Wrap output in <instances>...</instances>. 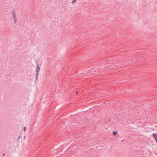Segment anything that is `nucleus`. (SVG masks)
<instances>
[{
	"label": "nucleus",
	"mask_w": 157,
	"mask_h": 157,
	"mask_svg": "<svg viewBox=\"0 0 157 157\" xmlns=\"http://www.w3.org/2000/svg\"><path fill=\"white\" fill-rule=\"evenodd\" d=\"M76 94H78V92H76Z\"/></svg>",
	"instance_id": "nucleus-10"
},
{
	"label": "nucleus",
	"mask_w": 157,
	"mask_h": 157,
	"mask_svg": "<svg viewBox=\"0 0 157 157\" xmlns=\"http://www.w3.org/2000/svg\"><path fill=\"white\" fill-rule=\"evenodd\" d=\"M23 129H24V131H25L26 129V127H24Z\"/></svg>",
	"instance_id": "nucleus-7"
},
{
	"label": "nucleus",
	"mask_w": 157,
	"mask_h": 157,
	"mask_svg": "<svg viewBox=\"0 0 157 157\" xmlns=\"http://www.w3.org/2000/svg\"><path fill=\"white\" fill-rule=\"evenodd\" d=\"M11 14L13 18L14 23L16 24L17 23V18L16 17V11L14 10H13L11 12Z\"/></svg>",
	"instance_id": "nucleus-1"
},
{
	"label": "nucleus",
	"mask_w": 157,
	"mask_h": 157,
	"mask_svg": "<svg viewBox=\"0 0 157 157\" xmlns=\"http://www.w3.org/2000/svg\"><path fill=\"white\" fill-rule=\"evenodd\" d=\"M154 139L155 140L156 142L157 143V134L156 133H153L152 135Z\"/></svg>",
	"instance_id": "nucleus-2"
},
{
	"label": "nucleus",
	"mask_w": 157,
	"mask_h": 157,
	"mask_svg": "<svg viewBox=\"0 0 157 157\" xmlns=\"http://www.w3.org/2000/svg\"><path fill=\"white\" fill-rule=\"evenodd\" d=\"M39 72V71H37V70H36V80H37L38 79Z\"/></svg>",
	"instance_id": "nucleus-3"
},
{
	"label": "nucleus",
	"mask_w": 157,
	"mask_h": 157,
	"mask_svg": "<svg viewBox=\"0 0 157 157\" xmlns=\"http://www.w3.org/2000/svg\"><path fill=\"white\" fill-rule=\"evenodd\" d=\"M113 134L114 136H116L117 134V132L116 131H113Z\"/></svg>",
	"instance_id": "nucleus-5"
},
{
	"label": "nucleus",
	"mask_w": 157,
	"mask_h": 157,
	"mask_svg": "<svg viewBox=\"0 0 157 157\" xmlns=\"http://www.w3.org/2000/svg\"><path fill=\"white\" fill-rule=\"evenodd\" d=\"M5 155V154L4 153H3V156H4Z\"/></svg>",
	"instance_id": "nucleus-8"
},
{
	"label": "nucleus",
	"mask_w": 157,
	"mask_h": 157,
	"mask_svg": "<svg viewBox=\"0 0 157 157\" xmlns=\"http://www.w3.org/2000/svg\"><path fill=\"white\" fill-rule=\"evenodd\" d=\"M36 70H37V71H40V67L39 66V65H37L36 66Z\"/></svg>",
	"instance_id": "nucleus-4"
},
{
	"label": "nucleus",
	"mask_w": 157,
	"mask_h": 157,
	"mask_svg": "<svg viewBox=\"0 0 157 157\" xmlns=\"http://www.w3.org/2000/svg\"><path fill=\"white\" fill-rule=\"evenodd\" d=\"M25 136L24 137V138H25Z\"/></svg>",
	"instance_id": "nucleus-11"
},
{
	"label": "nucleus",
	"mask_w": 157,
	"mask_h": 157,
	"mask_svg": "<svg viewBox=\"0 0 157 157\" xmlns=\"http://www.w3.org/2000/svg\"><path fill=\"white\" fill-rule=\"evenodd\" d=\"M76 1V0H73L72 1V3H75V2Z\"/></svg>",
	"instance_id": "nucleus-6"
},
{
	"label": "nucleus",
	"mask_w": 157,
	"mask_h": 157,
	"mask_svg": "<svg viewBox=\"0 0 157 157\" xmlns=\"http://www.w3.org/2000/svg\"><path fill=\"white\" fill-rule=\"evenodd\" d=\"M20 136H19V137H18V139L20 138Z\"/></svg>",
	"instance_id": "nucleus-9"
}]
</instances>
